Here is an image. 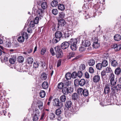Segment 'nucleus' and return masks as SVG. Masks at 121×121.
<instances>
[{
  "instance_id": "nucleus-23",
  "label": "nucleus",
  "mask_w": 121,
  "mask_h": 121,
  "mask_svg": "<svg viewBox=\"0 0 121 121\" xmlns=\"http://www.w3.org/2000/svg\"><path fill=\"white\" fill-rule=\"evenodd\" d=\"M118 65L117 62L116 60H111V65L112 66L115 67L117 66Z\"/></svg>"
},
{
  "instance_id": "nucleus-37",
  "label": "nucleus",
  "mask_w": 121,
  "mask_h": 121,
  "mask_svg": "<svg viewBox=\"0 0 121 121\" xmlns=\"http://www.w3.org/2000/svg\"><path fill=\"white\" fill-rule=\"evenodd\" d=\"M34 115L39 116L40 112L39 110L37 108H35V111L33 112Z\"/></svg>"
},
{
  "instance_id": "nucleus-15",
  "label": "nucleus",
  "mask_w": 121,
  "mask_h": 121,
  "mask_svg": "<svg viewBox=\"0 0 121 121\" xmlns=\"http://www.w3.org/2000/svg\"><path fill=\"white\" fill-rule=\"evenodd\" d=\"M112 88L116 92H118L121 89V85L119 84H117L116 86L113 87Z\"/></svg>"
},
{
  "instance_id": "nucleus-14",
  "label": "nucleus",
  "mask_w": 121,
  "mask_h": 121,
  "mask_svg": "<svg viewBox=\"0 0 121 121\" xmlns=\"http://www.w3.org/2000/svg\"><path fill=\"white\" fill-rule=\"evenodd\" d=\"M62 32L60 31H57L55 34V36L57 39H60L62 37Z\"/></svg>"
},
{
  "instance_id": "nucleus-4",
  "label": "nucleus",
  "mask_w": 121,
  "mask_h": 121,
  "mask_svg": "<svg viewBox=\"0 0 121 121\" xmlns=\"http://www.w3.org/2000/svg\"><path fill=\"white\" fill-rule=\"evenodd\" d=\"M74 83L75 86H84L86 83L85 80L84 79L80 80L76 79L74 80Z\"/></svg>"
},
{
  "instance_id": "nucleus-46",
  "label": "nucleus",
  "mask_w": 121,
  "mask_h": 121,
  "mask_svg": "<svg viewBox=\"0 0 121 121\" xmlns=\"http://www.w3.org/2000/svg\"><path fill=\"white\" fill-rule=\"evenodd\" d=\"M61 113V110L60 108H59L57 109L56 111V114L57 116L59 115Z\"/></svg>"
},
{
  "instance_id": "nucleus-10",
  "label": "nucleus",
  "mask_w": 121,
  "mask_h": 121,
  "mask_svg": "<svg viewBox=\"0 0 121 121\" xmlns=\"http://www.w3.org/2000/svg\"><path fill=\"white\" fill-rule=\"evenodd\" d=\"M53 105L57 107H60L62 106V104L60 102L59 99L58 98H55L53 99Z\"/></svg>"
},
{
  "instance_id": "nucleus-51",
  "label": "nucleus",
  "mask_w": 121,
  "mask_h": 121,
  "mask_svg": "<svg viewBox=\"0 0 121 121\" xmlns=\"http://www.w3.org/2000/svg\"><path fill=\"white\" fill-rule=\"evenodd\" d=\"M60 39H57L56 37H54L52 40V43H56L60 41Z\"/></svg>"
},
{
  "instance_id": "nucleus-55",
  "label": "nucleus",
  "mask_w": 121,
  "mask_h": 121,
  "mask_svg": "<svg viewBox=\"0 0 121 121\" xmlns=\"http://www.w3.org/2000/svg\"><path fill=\"white\" fill-rule=\"evenodd\" d=\"M71 75L72 78H76L77 76V73L75 72H73L72 74H71Z\"/></svg>"
},
{
  "instance_id": "nucleus-19",
  "label": "nucleus",
  "mask_w": 121,
  "mask_h": 121,
  "mask_svg": "<svg viewBox=\"0 0 121 121\" xmlns=\"http://www.w3.org/2000/svg\"><path fill=\"white\" fill-rule=\"evenodd\" d=\"M96 69L98 70H100L103 67L102 64L101 63H99L96 65Z\"/></svg>"
},
{
  "instance_id": "nucleus-38",
  "label": "nucleus",
  "mask_w": 121,
  "mask_h": 121,
  "mask_svg": "<svg viewBox=\"0 0 121 121\" xmlns=\"http://www.w3.org/2000/svg\"><path fill=\"white\" fill-rule=\"evenodd\" d=\"M116 79L117 78H116V80H115V79H114L110 81L111 85L114 86L116 84L117 81Z\"/></svg>"
},
{
  "instance_id": "nucleus-48",
  "label": "nucleus",
  "mask_w": 121,
  "mask_h": 121,
  "mask_svg": "<svg viewBox=\"0 0 121 121\" xmlns=\"http://www.w3.org/2000/svg\"><path fill=\"white\" fill-rule=\"evenodd\" d=\"M41 77V78L44 80H46L47 77L46 74L44 72L42 73Z\"/></svg>"
},
{
  "instance_id": "nucleus-9",
  "label": "nucleus",
  "mask_w": 121,
  "mask_h": 121,
  "mask_svg": "<svg viewBox=\"0 0 121 121\" xmlns=\"http://www.w3.org/2000/svg\"><path fill=\"white\" fill-rule=\"evenodd\" d=\"M111 86V85L110 83L105 84L104 87V93L108 95L110 92Z\"/></svg>"
},
{
  "instance_id": "nucleus-16",
  "label": "nucleus",
  "mask_w": 121,
  "mask_h": 121,
  "mask_svg": "<svg viewBox=\"0 0 121 121\" xmlns=\"http://www.w3.org/2000/svg\"><path fill=\"white\" fill-rule=\"evenodd\" d=\"M60 102H64L66 99V97L65 95H63L60 96Z\"/></svg>"
},
{
  "instance_id": "nucleus-41",
  "label": "nucleus",
  "mask_w": 121,
  "mask_h": 121,
  "mask_svg": "<svg viewBox=\"0 0 121 121\" xmlns=\"http://www.w3.org/2000/svg\"><path fill=\"white\" fill-rule=\"evenodd\" d=\"M64 86V84L62 82H60L58 83L57 87L60 89H63Z\"/></svg>"
},
{
  "instance_id": "nucleus-8",
  "label": "nucleus",
  "mask_w": 121,
  "mask_h": 121,
  "mask_svg": "<svg viewBox=\"0 0 121 121\" xmlns=\"http://www.w3.org/2000/svg\"><path fill=\"white\" fill-rule=\"evenodd\" d=\"M82 45L85 47H88L91 45L90 41L87 38H84L82 40Z\"/></svg>"
},
{
  "instance_id": "nucleus-29",
  "label": "nucleus",
  "mask_w": 121,
  "mask_h": 121,
  "mask_svg": "<svg viewBox=\"0 0 121 121\" xmlns=\"http://www.w3.org/2000/svg\"><path fill=\"white\" fill-rule=\"evenodd\" d=\"M39 94L40 96L42 98L44 97L46 94L45 91L43 90L41 91L39 93Z\"/></svg>"
},
{
  "instance_id": "nucleus-35",
  "label": "nucleus",
  "mask_w": 121,
  "mask_h": 121,
  "mask_svg": "<svg viewBox=\"0 0 121 121\" xmlns=\"http://www.w3.org/2000/svg\"><path fill=\"white\" fill-rule=\"evenodd\" d=\"M79 96L76 93H74L72 95V98L74 100H76L78 99Z\"/></svg>"
},
{
  "instance_id": "nucleus-60",
  "label": "nucleus",
  "mask_w": 121,
  "mask_h": 121,
  "mask_svg": "<svg viewBox=\"0 0 121 121\" xmlns=\"http://www.w3.org/2000/svg\"><path fill=\"white\" fill-rule=\"evenodd\" d=\"M39 65V64L37 62H35L33 63V66L34 68H38Z\"/></svg>"
},
{
  "instance_id": "nucleus-43",
  "label": "nucleus",
  "mask_w": 121,
  "mask_h": 121,
  "mask_svg": "<svg viewBox=\"0 0 121 121\" xmlns=\"http://www.w3.org/2000/svg\"><path fill=\"white\" fill-rule=\"evenodd\" d=\"M71 32L68 31L67 33H65L64 35V37L65 38H68L71 35Z\"/></svg>"
},
{
  "instance_id": "nucleus-44",
  "label": "nucleus",
  "mask_w": 121,
  "mask_h": 121,
  "mask_svg": "<svg viewBox=\"0 0 121 121\" xmlns=\"http://www.w3.org/2000/svg\"><path fill=\"white\" fill-rule=\"evenodd\" d=\"M22 37H23L24 38L25 37L26 39H27L28 38V35L27 33L24 32H23L22 34Z\"/></svg>"
},
{
  "instance_id": "nucleus-20",
  "label": "nucleus",
  "mask_w": 121,
  "mask_h": 121,
  "mask_svg": "<svg viewBox=\"0 0 121 121\" xmlns=\"http://www.w3.org/2000/svg\"><path fill=\"white\" fill-rule=\"evenodd\" d=\"M48 4L47 3L45 2H43L41 4V7L42 9L44 11V9H46L47 7ZM42 10V9H41Z\"/></svg>"
},
{
  "instance_id": "nucleus-52",
  "label": "nucleus",
  "mask_w": 121,
  "mask_h": 121,
  "mask_svg": "<svg viewBox=\"0 0 121 121\" xmlns=\"http://www.w3.org/2000/svg\"><path fill=\"white\" fill-rule=\"evenodd\" d=\"M106 71L107 73H111L112 72V70L111 68L107 67L106 68Z\"/></svg>"
},
{
  "instance_id": "nucleus-31",
  "label": "nucleus",
  "mask_w": 121,
  "mask_h": 121,
  "mask_svg": "<svg viewBox=\"0 0 121 121\" xmlns=\"http://www.w3.org/2000/svg\"><path fill=\"white\" fill-rule=\"evenodd\" d=\"M24 60V57L22 56H19L17 59V61L19 63H22L23 62Z\"/></svg>"
},
{
  "instance_id": "nucleus-2",
  "label": "nucleus",
  "mask_w": 121,
  "mask_h": 121,
  "mask_svg": "<svg viewBox=\"0 0 121 121\" xmlns=\"http://www.w3.org/2000/svg\"><path fill=\"white\" fill-rule=\"evenodd\" d=\"M72 101L70 100H67L65 103V106L67 109L71 108L70 111L74 112H76L78 110V108L76 107H72Z\"/></svg>"
},
{
  "instance_id": "nucleus-18",
  "label": "nucleus",
  "mask_w": 121,
  "mask_h": 121,
  "mask_svg": "<svg viewBox=\"0 0 121 121\" xmlns=\"http://www.w3.org/2000/svg\"><path fill=\"white\" fill-rule=\"evenodd\" d=\"M100 77L98 75H96L93 78V81L95 82H97L99 80Z\"/></svg>"
},
{
  "instance_id": "nucleus-42",
  "label": "nucleus",
  "mask_w": 121,
  "mask_h": 121,
  "mask_svg": "<svg viewBox=\"0 0 121 121\" xmlns=\"http://www.w3.org/2000/svg\"><path fill=\"white\" fill-rule=\"evenodd\" d=\"M25 40V38L21 36H19L17 40L20 43H22Z\"/></svg>"
},
{
  "instance_id": "nucleus-7",
  "label": "nucleus",
  "mask_w": 121,
  "mask_h": 121,
  "mask_svg": "<svg viewBox=\"0 0 121 121\" xmlns=\"http://www.w3.org/2000/svg\"><path fill=\"white\" fill-rule=\"evenodd\" d=\"M102 6H99V7L96 8L94 10V15L93 17H95L96 15L99 16L102 13V11L103 9Z\"/></svg>"
},
{
  "instance_id": "nucleus-11",
  "label": "nucleus",
  "mask_w": 121,
  "mask_h": 121,
  "mask_svg": "<svg viewBox=\"0 0 121 121\" xmlns=\"http://www.w3.org/2000/svg\"><path fill=\"white\" fill-rule=\"evenodd\" d=\"M73 91V89L70 87V89L67 87H65L63 88L62 92L63 94L64 95H68L69 93H70Z\"/></svg>"
},
{
  "instance_id": "nucleus-30",
  "label": "nucleus",
  "mask_w": 121,
  "mask_h": 121,
  "mask_svg": "<svg viewBox=\"0 0 121 121\" xmlns=\"http://www.w3.org/2000/svg\"><path fill=\"white\" fill-rule=\"evenodd\" d=\"M105 101H106L105 103L107 104V105H110L112 103H113V102L112 100V99L111 100L110 99H106Z\"/></svg>"
},
{
  "instance_id": "nucleus-50",
  "label": "nucleus",
  "mask_w": 121,
  "mask_h": 121,
  "mask_svg": "<svg viewBox=\"0 0 121 121\" xmlns=\"http://www.w3.org/2000/svg\"><path fill=\"white\" fill-rule=\"evenodd\" d=\"M11 43L9 40H8L5 42V46L7 47H9L11 46Z\"/></svg>"
},
{
  "instance_id": "nucleus-56",
  "label": "nucleus",
  "mask_w": 121,
  "mask_h": 121,
  "mask_svg": "<svg viewBox=\"0 0 121 121\" xmlns=\"http://www.w3.org/2000/svg\"><path fill=\"white\" fill-rule=\"evenodd\" d=\"M70 82L68 80L65 81L64 82L65 86L66 87L70 85Z\"/></svg>"
},
{
  "instance_id": "nucleus-40",
  "label": "nucleus",
  "mask_w": 121,
  "mask_h": 121,
  "mask_svg": "<svg viewBox=\"0 0 121 121\" xmlns=\"http://www.w3.org/2000/svg\"><path fill=\"white\" fill-rule=\"evenodd\" d=\"M103 67H105L107 66L108 64V61L106 60H104L102 61V63Z\"/></svg>"
},
{
  "instance_id": "nucleus-61",
  "label": "nucleus",
  "mask_w": 121,
  "mask_h": 121,
  "mask_svg": "<svg viewBox=\"0 0 121 121\" xmlns=\"http://www.w3.org/2000/svg\"><path fill=\"white\" fill-rule=\"evenodd\" d=\"M45 114V113L44 112H43L42 113L41 116V117L39 119V121H40V120H43L44 119Z\"/></svg>"
},
{
  "instance_id": "nucleus-53",
  "label": "nucleus",
  "mask_w": 121,
  "mask_h": 121,
  "mask_svg": "<svg viewBox=\"0 0 121 121\" xmlns=\"http://www.w3.org/2000/svg\"><path fill=\"white\" fill-rule=\"evenodd\" d=\"M109 78L110 81L114 79H115V75L112 72L110 74Z\"/></svg>"
},
{
  "instance_id": "nucleus-59",
  "label": "nucleus",
  "mask_w": 121,
  "mask_h": 121,
  "mask_svg": "<svg viewBox=\"0 0 121 121\" xmlns=\"http://www.w3.org/2000/svg\"><path fill=\"white\" fill-rule=\"evenodd\" d=\"M35 24L34 22L33 21H30V27L32 28H33L35 26Z\"/></svg>"
},
{
  "instance_id": "nucleus-32",
  "label": "nucleus",
  "mask_w": 121,
  "mask_h": 121,
  "mask_svg": "<svg viewBox=\"0 0 121 121\" xmlns=\"http://www.w3.org/2000/svg\"><path fill=\"white\" fill-rule=\"evenodd\" d=\"M65 77L67 80L70 79L72 77L71 74L70 73H67L65 75Z\"/></svg>"
},
{
  "instance_id": "nucleus-45",
  "label": "nucleus",
  "mask_w": 121,
  "mask_h": 121,
  "mask_svg": "<svg viewBox=\"0 0 121 121\" xmlns=\"http://www.w3.org/2000/svg\"><path fill=\"white\" fill-rule=\"evenodd\" d=\"M83 90L82 88H79L77 90L78 93L79 95H82V92Z\"/></svg>"
},
{
  "instance_id": "nucleus-17",
  "label": "nucleus",
  "mask_w": 121,
  "mask_h": 121,
  "mask_svg": "<svg viewBox=\"0 0 121 121\" xmlns=\"http://www.w3.org/2000/svg\"><path fill=\"white\" fill-rule=\"evenodd\" d=\"M114 38L115 41H119L121 39V36L119 34H116L114 37Z\"/></svg>"
},
{
  "instance_id": "nucleus-21",
  "label": "nucleus",
  "mask_w": 121,
  "mask_h": 121,
  "mask_svg": "<svg viewBox=\"0 0 121 121\" xmlns=\"http://www.w3.org/2000/svg\"><path fill=\"white\" fill-rule=\"evenodd\" d=\"M58 9L61 11H63L65 9L64 5L62 4H59L58 5Z\"/></svg>"
},
{
  "instance_id": "nucleus-34",
  "label": "nucleus",
  "mask_w": 121,
  "mask_h": 121,
  "mask_svg": "<svg viewBox=\"0 0 121 121\" xmlns=\"http://www.w3.org/2000/svg\"><path fill=\"white\" fill-rule=\"evenodd\" d=\"M75 54L74 52H71L69 53V55L67 56V58L70 59L71 57H74Z\"/></svg>"
},
{
  "instance_id": "nucleus-64",
  "label": "nucleus",
  "mask_w": 121,
  "mask_h": 121,
  "mask_svg": "<svg viewBox=\"0 0 121 121\" xmlns=\"http://www.w3.org/2000/svg\"><path fill=\"white\" fill-rule=\"evenodd\" d=\"M121 49V44H120L118 45H117V46L116 48V51H118Z\"/></svg>"
},
{
  "instance_id": "nucleus-39",
  "label": "nucleus",
  "mask_w": 121,
  "mask_h": 121,
  "mask_svg": "<svg viewBox=\"0 0 121 121\" xmlns=\"http://www.w3.org/2000/svg\"><path fill=\"white\" fill-rule=\"evenodd\" d=\"M93 47L95 48H98L99 46V43L98 42H94L93 45Z\"/></svg>"
},
{
  "instance_id": "nucleus-57",
  "label": "nucleus",
  "mask_w": 121,
  "mask_h": 121,
  "mask_svg": "<svg viewBox=\"0 0 121 121\" xmlns=\"http://www.w3.org/2000/svg\"><path fill=\"white\" fill-rule=\"evenodd\" d=\"M65 14L63 12H60L59 13V17L60 18H63L65 16Z\"/></svg>"
},
{
  "instance_id": "nucleus-62",
  "label": "nucleus",
  "mask_w": 121,
  "mask_h": 121,
  "mask_svg": "<svg viewBox=\"0 0 121 121\" xmlns=\"http://www.w3.org/2000/svg\"><path fill=\"white\" fill-rule=\"evenodd\" d=\"M46 51V49L45 48H42L41 51V54L42 55H44Z\"/></svg>"
},
{
  "instance_id": "nucleus-26",
  "label": "nucleus",
  "mask_w": 121,
  "mask_h": 121,
  "mask_svg": "<svg viewBox=\"0 0 121 121\" xmlns=\"http://www.w3.org/2000/svg\"><path fill=\"white\" fill-rule=\"evenodd\" d=\"M82 94L84 96H87L89 95V91L86 89H84L82 92Z\"/></svg>"
},
{
  "instance_id": "nucleus-22",
  "label": "nucleus",
  "mask_w": 121,
  "mask_h": 121,
  "mask_svg": "<svg viewBox=\"0 0 121 121\" xmlns=\"http://www.w3.org/2000/svg\"><path fill=\"white\" fill-rule=\"evenodd\" d=\"M95 60L93 59H90L88 62V64L90 66H93L95 65Z\"/></svg>"
},
{
  "instance_id": "nucleus-63",
  "label": "nucleus",
  "mask_w": 121,
  "mask_h": 121,
  "mask_svg": "<svg viewBox=\"0 0 121 121\" xmlns=\"http://www.w3.org/2000/svg\"><path fill=\"white\" fill-rule=\"evenodd\" d=\"M50 51L52 56H53L55 55V53L54 52V49L52 48H51L50 49Z\"/></svg>"
},
{
  "instance_id": "nucleus-1",
  "label": "nucleus",
  "mask_w": 121,
  "mask_h": 121,
  "mask_svg": "<svg viewBox=\"0 0 121 121\" xmlns=\"http://www.w3.org/2000/svg\"><path fill=\"white\" fill-rule=\"evenodd\" d=\"M35 12V14L38 17H36L34 21H33L35 24H37L39 22V18H41V17H42L43 15V10L41 8H39L37 9H36Z\"/></svg>"
},
{
  "instance_id": "nucleus-28",
  "label": "nucleus",
  "mask_w": 121,
  "mask_h": 121,
  "mask_svg": "<svg viewBox=\"0 0 121 121\" xmlns=\"http://www.w3.org/2000/svg\"><path fill=\"white\" fill-rule=\"evenodd\" d=\"M85 65L84 64H81L79 67L80 70L84 72L85 71Z\"/></svg>"
},
{
  "instance_id": "nucleus-6",
  "label": "nucleus",
  "mask_w": 121,
  "mask_h": 121,
  "mask_svg": "<svg viewBox=\"0 0 121 121\" xmlns=\"http://www.w3.org/2000/svg\"><path fill=\"white\" fill-rule=\"evenodd\" d=\"M111 90L112 92L111 93V95L114 101H115L116 103H119V104L121 105V100L118 101L117 99L115 91L113 90L112 88H111Z\"/></svg>"
},
{
  "instance_id": "nucleus-24",
  "label": "nucleus",
  "mask_w": 121,
  "mask_h": 121,
  "mask_svg": "<svg viewBox=\"0 0 121 121\" xmlns=\"http://www.w3.org/2000/svg\"><path fill=\"white\" fill-rule=\"evenodd\" d=\"M42 86L44 89L48 88V82H44L42 84Z\"/></svg>"
},
{
  "instance_id": "nucleus-47",
  "label": "nucleus",
  "mask_w": 121,
  "mask_h": 121,
  "mask_svg": "<svg viewBox=\"0 0 121 121\" xmlns=\"http://www.w3.org/2000/svg\"><path fill=\"white\" fill-rule=\"evenodd\" d=\"M84 72L83 71L81 70L78 71V73H77V76L80 78H81L82 76L83 73Z\"/></svg>"
},
{
  "instance_id": "nucleus-3",
  "label": "nucleus",
  "mask_w": 121,
  "mask_h": 121,
  "mask_svg": "<svg viewBox=\"0 0 121 121\" xmlns=\"http://www.w3.org/2000/svg\"><path fill=\"white\" fill-rule=\"evenodd\" d=\"M70 45V48L72 51H75L77 49V45L78 40L76 38L71 39L69 42Z\"/></svg>"
},
{
  "instance_id": "nucleus-58",
  "label": "nucleus",
  "mask_w": 121,
  "mask_h": 121,
  "mask_svg": "<svg viewBox=\"0 0 121 121\" xmlns=\"http://www.w3.org/2000/svg\"><path fill=\"white\" fill-rule=\"evenodd\" d=\"M16 61V59L15 58H10L9 59V61L10 63L12 64H13L15 61Z\"/></svg>"
},
{
  "instance_id": "nucleus-54",
  "label": "nucleus",
  "mask_w": 121,
  "mask_h": 121,
  "mask_svg": "<svg viewBox=\"0 0 121 121\" xmlns=\"http://www.w3.org/2000/svg\"><path fill=\"white\" fill-rule=\"evenodd\" d=\"M106 71H104V70L101 72V77L103 81H104V78H103V77L104 76L106 75Z\"/></svg>"
},
{
  "instance_id": "nucleus-27",
  "label": "nucleus",
  "mask_w": 121,
  "mask_h": 121,
  "mask_svg": "<svg viewBox=\"0 0 121 121\" xmlns=\"http://www.w3.org/2000/svg\"><path fill=\"white\" fill-rule=\"evenodd\" d=\"M58 0H53L51 3V6L53 7H56L58 5Z\"/></svg>"
},
{
  "instance_id": "nucleus-33",
  "label": "nucleus",
  "mask_w": 121,
  "mask_h": 121,
  "mask_svg": "<svg viewBox=\"0 0 121 121\" xmlns=\"http://www.w3.org/2000/svg\"><path fill=\"white\" fill-rule=\"evenodd\" d=\"M121 71V70L120 68L119 67H118L115 69L114 72L116 74L118 75L120 73Z\"/></svg>"
},
{
  "instance_id": "nucleus-5",
  "label": "nucleus",
  "mask_w": 121,
  "mask_h": 121,
  "mask_svg": "<svg viewBox=\"0 0 121 121\" xmlns=\"http://www.w3.org/2000/svg\"><path fill=\"white\" fill-rule=\"evenodd\" d=\"M54 49L57 58H61L63 56V53L60 47L57 46Z\"/></svg>"
},
{
  "instance_id": "nucleus-25",
  "label": "nucleus",
  "mask_w": 121,
  "mask_h": 121,
  "mask_svg": "<svg viewBox=\"0 0 121 121\" xmlns=\"http://www.w3.org/2000/svg\"><path fill=\"white\" fill-rule=\"evenodd\" d=\"M33 60L31 57H29L26 60V63L29 64H31L33 63Z\"/></svg>"
},
{
  "instance_id": "nucleus-49",
  "label": "nucleus",
  "mask_w": 121,
  "mask_h": 121,
  "mask_svg": "<svg viewBox=\"0 0 121 121\" xmlns=\"http://www.w3.org/2000/svg\"><path fill=\"white\" fill-rule=\"evenodd\" d=\"M52 13L54 15H57L58 13V11L57 9H52Z\"/></svg>"
},
{
  "instance_id": "nucleus-13",
  "label": "nucleus",
  "mask_w": 121,
  "mask_h": 121,
  "mask_svg": "<svg viewBox=\"0 0 121 121\" xmlns=\"http://www.w3.org/2000/svg\"><path fill=\"white\" fill-rule=\"evenodd\" d=\"M65 23V20L61 19L58 21V23L57 26V28L58 30L59 27V26H64Z\"/></svg>"
},
{
  "instance_id": "nucleus-12",
  "label": "nucleus",
  "mask_w": 121,
  "mask_h": 121,
  "mask_svg": "<svg viewBox=\"0 0 121 121\" xmlns=\"http://www.w3.org/2000/svg\"><path fill=\"white\" fill-rule=\"evenodd\" d=\"M69 43L65 42L62 43L61 45V48L63 50H65V51L68 50V48L69 47Z\"/></svg>"
},
{
  "instance_id": "nucleus-36",
  "label": "nucleus",
  "mask_w": 121,
  "mask_h": 121,
  "mask_svg": "<svg viewBox=\"0 0 121 121\" xmlns=\"http://www.w3.org/2000/svg\"><path fill=\"white\" fill-rule=\"evenodd\" d=\"M33 118V121H37L39 120V116L34 115L33 114H31Z\"/></svg>"
}]
</instances>
